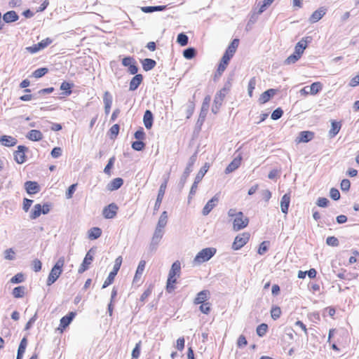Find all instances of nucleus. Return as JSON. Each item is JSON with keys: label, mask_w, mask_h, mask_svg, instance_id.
Here are the masks:
<instances>
[{"label": "nucleus", "mask_w": 359, "mask_h": 359, "mask_svg": "<svg viewBox=\"0 0 359 359\" xmlns=\"http://www.w3.org/2000/svg\"><path fill=\"white\" fill-rule=\"evenodd\" d=\"M181 264L179 261H175L171 266L169 271L168 278L167 281V290L168 292H171L174 290V284L177 282V277L180 275Z\"/></svg>", "instance_id": "obj_1"}, {"label": "nucleus", "mask_w": 359, "mask_h": 359, "mask_svg": "<svg viewBox=\"0 0 359 359\" xmlns=\"http://www.w3.org/2000/svg\"><path fill=\"white\" fill-rule=\"evenodd\" d=\"M216 251V249L214 248H206L201 250L194 259L193 264L199 265L205 262H208L215 255Z\"/></svg>", "instance_id": "obj_2"}, {"label": "nucleus", "mask_w": 359, "mask_h": 359, "mask_svg": "<svg viewBox=\"0 0 359 359\" xmlns=\"http://www.w3.org/2000/svg\"><path fill=\"white\" fill-rule=\"evenodd\" d=\"M196 154L197 153L196 152L194 154H193L189 158L188 163L187 165V167H186L183 174L181 176L180 183H179V187H180V189H182L184 187L189 174L192 171V167H193L194 164L195 163V162L196 161V158H197Z\"/></svg>", "instance_id": "obj_3"}, {"label": "nucleus", "mask_w": 359, "mask_h": 359, "mask_svg": "<svg viewBox=\"0 0 359 359\" xmlns=\"http://www.w3.org/2000/svg\"><path fill=\"white\" fill-rule=\"evenodd\" d=\"M121 264H122V257L121 256H119L115 259L113 270L109 273L108 277L104 280V282L102 285V288H105V287H108L110 284L112 283V282L114 281V280L115 278V276H116L118 271L120 269Z\"/></svg>", "instance_id": "obj_4"}, {"label": "nucleus", "mask_w": 359, "mask_h": 359, "mask_svg": "<svg viewBox=\"0 0 359 359\" xmlns=\"http://www.w3.org/2000/svg\"><path fill=\"white\" fill-rule=\"evenodd\" d=\"M249 222L248 218L242 212H238L237 217L233 219V229L234 231H239L245 228Z\"/></svg>", "instance_id": "obj_5"}, {"label": "nucleus", "mask_w": 359, "mask_h": 359, "mask_svg": "<svg viewBox=\"0 0 359 359\" xmlns=\"http://www.w3.org/2000/svg\"><path fill=\"white\" fill-rule=\"evenodd\" d=\"M239 44V40L238 39H234L231 43L229 45L228 48H226L224 54L223 55L222 60H224V62L226 63V62L230 61L231 58L235 54L236 49Z\"/></svg>", "instance_id": "obj_6"}, {"label": "nucleus", "mask_w": 359, "mask_h": 359, "mask_svg": "<svg viewBox=\"0 0 359 359\" xmlns=\"http://www.w3.org/2000/svg\"><path fill=\"white\" fill-rule=\"evenodd\" d=\"M250 239V233H243L241 234L238 235L232 244V248L234 250H240L242 247H243Z\"/></svg>", "instance_id": "obj_7"}, {"label": "nucleus", "mask_w": 359, "mask_h": 359, "mask_svg": "<svg viewBox=\"0 0 359 359\" xmlns=\"http://www.w3.org/2000/svg\"><path fill=\"white\" fill-rule=\"evenodd\" d=\"M28 148L23 145H19L18 149L13 152L15 161L18 164H22L26 161L25 152Z\"/></svg>", "instance_id": "obj_8"}, {"label": "nucleus", "mask_w": 359, "mask_h": 359, "mask_svg": "<svg viewBox=\"0 0 359 359\" xmlns=\"http://www.w3.org/2000/svg\"><path fill=\"white\" fill-rule=\"evenodd\" d=\"M168 178L165 180V181L161 184L160 188L158 189V196L156 200V203L154 207V213L158 211L160 208L161 204L162 203L165 189L167 187Z\"/></svg>", "instance_id": "obj_9"}, {"label": "nucleus", "mask_w": 359, "mask_h": 359, "mask_svg": "<svg viewBox=\"0 0 359 359\" xmlns=\"http://www.w3.org/2000/svg\"><path fill=\"white\" fill-rule=\"evenodd\" d=\"M52 41L53 40L50 38H46V39L42 40L36 44L27 47L26 50L30 53H36L38 51L46 48L49 44L52 43Z\"/></svg>", "instance_id": "obj_10"}, {"label": "nucleus", "mask_w": 359, "mask_h": 359, "mask_svg": "<svg viewBox=\"0 0 359 359\" xmlns=\"http://www.w3.org/2000/svg\"><path fill=\"white\" fill-rule=\"evenodd\" d=\"M94 250L90 249L86 255L84 259L79 268L78 272L82 273L86 271L93 259Z\"/></svg>", "instance_id": "obj_11"}, {"label": "nucleus", "mask_w": 359, "mask_h": 359, "mask_svg": "<svg viewBox=\"0 0 359 359\" xmlns=\"http://www.w3.org/2000/svg\"><path fill=\"white\" fill-rule=\"evenodd\" d=\"M219 202V194H215L210 200H209L205 205L202 210V214L204 216L208 215L212 210L217 205Z\"/></svg>", "instance_id": "obj_12"}, {"label": "nucleus", "mask_w": 359, "mask_h": 359, "mask_svg": "<svg viewBox=\"0 0 359 359\" xmlns=\"http://www.w3.org/2000/svg\"><path fill=\"white\" fill-rule=\"evenodd\" d=\"M118 206L116 204L112 203L109 205L104 208L102 210V215L106 219H112L114 218L117 213Z\"/></svg>", "instance_id": "obj_13"}, {"label": "nucleus", "mask_w": 359, "mask_h": 359, "mask_svg": "<svg viewBox=\"0 0 359 359\" xmlns=\"http://www.w3.org/2000/svg\"><path fill=\"white\" fill-rule=\"evenodd\" d=\"M210 101V97L206 96L203 100V104H202V107H201V112L199 114V118H198V122L201 121L202 123L204 121V120L206 117L208 111Z\"/></svg>", "instance_id": "obj_14"}, {"label": "nucleus", "mask_w": 359, "mask_h": 359, "mask_svg": "<svg viewBox=\"0 0 359 359\" xmlns=\"http://www.w3.org/2000/svg\"><path fill=\"white\" fill-rule=\"evenodd\" d=\"M278 90L270 88L264 93H262L259 98L260 104L266 103L271 97H273L276 93Z\"/></svg>", "instance_id": "obj_15"}, {"label": "nucleus", "mask_w": 359, "mask_h": 359, "mask_svg": "<svg viewBox=\"0 0 359 359\" xmlns=\"http://www.w3.org/2000/svg\"><path fill=\"white\" fill-rule=\"evenodd\" d=\"M25 188L28 194H35L40 191V187L36 182L27 181L25 183Z\"/></svg>", "instance_id": "obj_16"}, {"label": "nucleus", "mask_w": 359, "mask_h": 359, "mask_svg": "<svg viewBox=\"0 0 359 359\" xmlns=\"http://www.w3.org/2000/svg\"><path fill=\"white\" fill-rule=\"evenodd\" d=\"M326 13V9L323 7L314 11L309 18V21L311 23L319 21Z\"/></svg>", "instance_id": "obj_17"}, {"label": "nucleus", "mask_w": 359, "mask_h": 359, "mask_svg": "<svg viewBox=\"0 0 359 359\" xmlns=\"http://www.w3.org/2000/svg\"><path fill=\"white\" fill-rule=\"evenodd\" d=\"M0 142L5 147H11L15 146L18 143V140L12 136L2 135L0 137Z\"/></svg>", "instance_id": "obj_18"}, {"label": "nucleus", "mask_w": 359, "mask_h": 359, "mask_svg": "<svg viewBox=\"0 0 359 359\" xmlns=\"http://www.w3.org/2000/svg\"><path fill=\"white\" fill-rule=\"evenodd\" d=\"M314 137V133L311 131H302L299 133V136L297 139L298 142H308L313 140Z\"/></svg>", "instance_id": "obj_19"}, {"label": "nucleus", "mask_w": 359, "mask_h": 359, "mask_svg": "<svg viewBox=\"0 0 359 359\" xmlns=\"http://www.w3.org/2000/svg\"><path fill=\"white\" fill-rule=\"evenodd\" d=\"M76 316L75 312H69L67 315L60 319V327L65 329L71 323Z\"/></svg>", "instance_id": "obj_20"}, {"label": "nucleus", "mask_w": 359, "mask_h": 359, "mask_svg": "<svg viewBox=\"0 0 359 359\" xmlns=\"http://www.w3.org/2000/svg\"><path fill=\"white\" fill-rule=\"evenodd\" d=\"M62 271H58L54 268H52L47 279V285H51L53 284L61 275Z\"/></svg>", "instance_id": "obj_21"}, {"label": "nucleus", "mask_w": 359, "mask_h": 359, "mask_svg": "<svg viewBox=\"0 0 359 359\" xmlns=\"http://www.w3.org/2000/svg\"><path fill=\"white\" fill-rule=\"evenodd\" d=\"M123 184V180L121 177H117L111 180L107 186L109 191H115L118 189Z\"/></svg>", "instance_id": "obj_22"}, {"label": "nucleus", "mask_w": 359, "mask_h": 359, "mask_svg": "<svg viewBox=\"0 0 359 359\" xmlns=\"http://www.w3.org/2000/svg\"><path fill=\"white\" fill-rule=\"evenodd\" d=\"M290 203V194H284L280 201V208H281V211L283 213H285V214L287 213Z\"/></svg>", "instance_id": "obj_23"}, {"label": "nucleus", "mask_w": 359, "mask_h": 359, "mask_svg": "<svg viewBox=\"0 0 359 359\" xmlns=\"http://www.w3.org/2000/svg\"><path fill=\"white\" fill-rule=\"evenodd\" d=\"M154 116L150 110H146L143 117V122L147 129H150L153 125Z\"/></svg>", "instance_id": "obj_24"}, {"label": "nucleus", "mask_w": 359, "mask_h": 359, "mask_svg": "<svg viewBox=\"0 0 359 359\" xmlns=\"http://www.w3.org/2000/svg\"><path fill=\"white\" fill-rule=\"evenodd\" d=\"M145 265H146V262L144 260H141L139 262L138 266L137 268V270H136V272H135V276L133 278L134 283H137L140 280L141 276L142 275V273L144 271Z\"/></svg>", "instance_id": "obj_25"}, {"label": "nucleus", "mask_w": 359, "mask_h": 359, "mask_svg": "<svg viewBox=\"0 0 359 359\" xmlns=\"http://www.w3.org/2000/svg\"><path fill=\"white\" fill-rule=\"evenodd\" d=\"M143 76L142 74H136L133 76L130 82V90H135L141 84Z\"/></svg>", "instance_id": "obj_26"}, {"label": "nucleus", "mask_w": 359, "mask_h": 359, "mask_svg": "<svg viewBox=\"0 0 359 359\" xmlns=\"http://www.w3.org/2000/svg\"><path fill=\"white\" fill-rule=\"evenodd\" d=\"M241 158H235L226 168L225 173L229 174L236 170L241 165Z\"/></svg>", "instance_id": "obj_27"}, {"label": "nucleus", "mask_w": 359, "mask_h": 359, "mask_svg": "<svg viewBox=\"0 0 359 359\" xmlns=\"http://www.w3.org/2000/svg\"><path fill=\"white\" fill-rule=\"evenodd\" d=\"M18 18V15L14 11H8L3 16V20L7 23L15 22Z\"/></svg>", "instance_id": "obj_28"}, {"label": "nucleus", "mask_w": 359, "mask_h": 359, "mask_svg": "<svg viewBox=\"0 0 359 359\" xmlns=\"http://www.w3.org/2000/svg\"><path fill=\"white\" fill-rule=\"evenodd\" d=\"M210 292L208 290H202L198 293L196 297L194 299L195 304H201L204 303L209 297Z\"/></svg>", "instance_id": "obj_29"}, {"label": "nucleus", "mask_w": 359, "mask_h": 359, "mask_svg": "<svg viewBox=\"0 0 359 359\" xmlns=\"http://www.w3.org/2000/svg\"><path fill=\"white\" fill-rule=\"evenodd\" d=\"M26 137L32 141H39L43 138V134L40 130H31Z\"/></svg>", "instance_id": "obj_30"}, {"label": "nucleus", "mask_w": 359, "mask_h": 359, "mask_svg": "<svg viewBox=\"0 0 359 359\" xmlns=\"http://www.w3.org/2000/svg\"><path fill=\"white\" fill-rule=\"evenodd\" d=\"M142 65L143 69L146 72H148L155 67L156 62L152 59L145 58L142 61Z\"/></svg>", "instance_id": "obj_31"}, {"label": "nucleus", "mask_w": 359, "mask_h": 359, "mask_svg": "<svg viewBox=\"0 0 359 359\" xmlns=\"http://www.w3.org/2000/svg\"><path fill=\"white\" fill-rule=\"evenodd\" d=\"M332 127L329 131V135L331 137L336 136L341 129V123L339 122H337L335 121H332L331 123Z\"/></svg>", "instance_id": "obj_32"}, {"label": "nucleus", "mask_w": 359, "mask_h": 359, "mask_svg": "<svg viewBox=\"0 0 359 359\" xmlns=\"http://www.w3.org/2000/svg\"><path fill=\"white\" fill-rule=\"evenodd\" d=\"M167 222L168 212L166 211H163L158 219L156 228L163 229V228L166 226Z\"/></svg>", "instance_id": "obj_33"}, {"label": "nucleus", "mask_w": 359, "mask_h": 359, "mask_svg": "<svg viewBox=\"0 0 359 359\" xmlns=\"http://www.w3.org/2000/svg\"><path fill=\"white\" fill-rule=\"evenodd\" d=\"M102 234V230L99 227H93L88 231V238L91 240L98 238Z\"/></svg>", "instance_id": "obj_34"}, {"label": "nucleus", "mask_w": 359, "mask_h": 359, "mask_svg": "<svg viewBox=\"0 0 359 359\" xmlns=\"http://www.w3.org/2000/svg\"><path fill=\"white\" fill-rule=\"evenodd\" d=\"M42 213V206L41 204H36L34 206V209L32 210L30 213V218L32 219H35L38 218L41 214Z\"/></svg>", "instance_id": "obj_35"}, {"label": "nucleus", "mask_w": 359, "mask_h": 359, "mask_svg": "<svg viewBox=\"0 0 359 359\" xmlns=\"http://www.w3.org/2000/svg\"><path fill=\"white\" fill-rule=\"evenodd\" d=\"M209 166L207 163H205L198 171L197 173L195 180H196V183H199L202 179L203 178L205 173L208 172Z\"/></svg>", "instance_id": "obj_36"}, {"label": "nucleus", "mask_w": 359, "mask_h": 359, "mask_svg": "<svg viewBox=\"0 0 359 359\" xmlns=\"http://www.w3.org/2000/svg\"><path fill=\"white\" fill-rule=\"evenodd\" d=\"M25 287L24 286H18L13 290V295L15 298H21L25 295Z\"/></svg>", "instance_id": "obj_37"}, {"label": "nucleus", "mask_w": 359, "mask_h": 359, "mask_svg": "<svg viewBox=\"0 0 359 359\" xmlns=\"http://www.w3.org/2000/svg\"><path fill=\"white\" fill-rule=\"evenodd\" d=\"M309 93L312 95L317 94L322 88V84L320 82H314L309 86Z\"/></svg>", "instance_id": "obj_38"}, {"label": "nucleus", "mask_w": 359, "mask_h": 359, "mask_svg": "<svg viewBox=\"0 0 359 359\" xmlns=\"http://www.w3.org/2000/svg\"><path fill=\"white\" fill-rule=\"evenodd\" d=\"M256 84H257L256 78L255 77L251 78L248 83V93L250 97H252L253 95V90L255 88Z\"/></svg>", "instance_id": "obj_39"}, {"label": "nucleus", "mask_w": 359, "mask_h": 359, "mask_svg": "<svg viewBox=\"0 0 359 359\" xmlns=\"http://www.w3.org/2000/svg\"><path fill=\"white\" fill-rule=\"evenodd\" d=\"M196 50L194 48H188L183 51V56L188 60L194 58L196 55Z\"/></svg>", "instance_id": "obj_40"}, {"label": "nucleus", "mask_w": 359, "mask_h": 359, "mask_svg": "<svg viewBox=\"0 0 359 359\" xmlns=\"http://www.w3.org/2000/svg\"><path fill=\"white\" fill-rule=\"evenodd\" d=\"M177 42L182 46H187L189 42V38L185 34L180 33L177 36Z\"/></svg>", "instance_id": "obj_41"}, {"label": "nucleus", "mask_w": 359, "mask_h": 359, "mask_svg": "<svg viewBox=\"0 0 359 359\" xmlns=\"http://www.w3.org/2000/svg\"><path fill=\"white\" fill-rule=\"evenodd\" d=\"M163 233H164L163 229L156 228L151 240L154 241V242L158 241L160 243V241L163 236Z\"/></svg>", "instance_id": "obj_42"}, {"label": "nucleus", "mask_w": 359, "mask_h": 359, "mask_svg": "<svg viewBox=\"0 0 359 359\" xmlns=\"http://www.w3.org/2000/svg\"><path fill=\"white\" fill-rule=\"evenodd\" d=\"M72 86V84L64 81L61 83L60 86V90H65V93H63L65 95L67 96L69 95L72 93L71 88Z\"/></svg>", "instance_id": "obj_43"}, {"label": "nucleus", "mask_w": 359, "mask_h": 359, "mask_svg": "<svg viewBox=\"0 0 359 359\" xmlns=\"http://www.w3.org/2000/svg\"><path fill=\"white\" fill-rule=\"evenodd\" d=\"M268 330V325L266 323H262L258 325L256 330L257 334L259 337H263L266 334Z\"/></svg>", "instance_id": "obj_44"}, {"label": "nucleus", "mask_w": 359, "mask_h": 359, "mask_svg": "<svg viewBox=\"0 0 359 359\" xmlns=\"http://www.w3.org/2000/svg\"><path fill=\"white\" fill-rule=\"evenodd\" d=\"M48 68H46V67L39 68L33 72L32 75L34 78L38 79V78H41L43 76H44L46 73H48Z\"/></svg>", "instance_id": "obj_45"}, {"label": "nucleus", "mask_w": 359, "mask_h": 359, "mask_svg": "<svg viewBox=\"0 0 359 359\" xmlns=\"http://www.w3.org/2000/svg\"><path fill=\"white\" fill-rule=\"evenodd\" d=\"M195 109V104L194 101L189 100L187 107V118H189L193 114Z\"/></svg>", "instance_id": "obj_46"}, {"label": "nucleus", "mask_w": 359, "mask_h": 359, "mask_svg": "<svg viewBox=\"0 0 359 359\" xmlns=\"http://www.w3.org/2000/svg\"><path fill=\"white\" fill-rule=\"evenodd\" d=\"M112 95L109 91H105L103 96V102L104 105L111 106L112 104Z\"/></svg>", "instance_id": "obj_47"}, {"label": "nucleus", "mask_w": 359, "mask_h": 359, "mask_svg": "<svg viewBox=\"0 0 359 359\" xmlns=\"http://www.w3.org/2000/svg\"><path fill=\"white\" fill-rule=\"evenodd\" d=\"M257 18H258V15L256 14V12L253 13L250 19H249V21L248 22V24L246 25V30L247 31H249L252 29V26L253 24H255L257 20Z\"/></svg>", "instance_id": "obj_48"}, {"label": "nucleus", "mask_w": 359, "mask_h": 359, "mask_svg": "<svg viewBox=\"0 0 359 359\" xmlns=\"http://www.w3.org/2000/svg\"><path fill=\"white\" fill-rule=\"evenodd\" d=\"M225 97L224 93L217 92L214 98V104L217 106H221L223 102L224 98Z\"/></svg>", "instance_id": "obj_49"}, {"label": "nucleus", "mask_w": 359, "mask_h": 359, "mask_svg": "<svg viewBox=\"0 0 359 359\" xmlns=\"http://www.w3.org/2000/svg\"><path fill=\"white\" fill-rule=\"evenodd\" d=\"M145 147V144L141 140H137L132 143V148L135 151H142Z\"/></svg>", "instance_id": "obj_50"}, {"label": "nucleus", "mask_w": 359, "mask_h": 359, "mask_svg": "<svg viewBox=\"0 0 359 359\" xmlns=\"http://www.w3.org/2000/svg\"><path fill=\"white\" fill-rule=\"evenodd\" d=\"M228 64H229V62H226V63H224V60H221V62H220L219 65H218V67L217 69V73H216L215 76L218 75L219 76H220L222 74V73L224 72V70L226 69Z\"/></svg>", "instance_id": "obj_51"}, {"label": "nucleus", "mask_w": 359, "mask_h": 359, "mask_svg": "<svg viewBox=\"0 0 359 359\" xmlns=\"http://www.w3.org/2000/svg\"><path fill=\"white\" fill-rule=\"evenodd\" d=\"M307 46V42L306 41H304V40H302L300 41H299L296 46H295V49L297 51H299L300 53H302L303 54L304 53V50L306 49Z\"/></svg>", "instance_id": "obj_52"}, {"label": "nucleus", "mask_w": 359, "mask_h": 359, "mask_svg": "<svg viewBox=\"0 0 359 359\" xmlns=\"http://www.w3.org/2000/svg\"><path fill=\"white\" fill-rule=\"evenodd\" d=\"M283 114V111L281 108L276 109L271 114V118L273 120H278L281 118Z\"/></svg>", "instance_id": "obj_53"}, {"label": "nucleus", "mask_w": 359, "mask_h": 359, "mask_svg": "<svg viewBox=\"0 0 359 359\" xmlns=\"http://www.w3.org/2000/svg\"><path fill=\"white\" fill-rule=\"evenodd\" d=\"M280 314H281V310H280V307L275 306L271 309V316L273 320L278 319L280 316Z\"/></svg>", "instance_id": "obj_54"}, {"label": "nucleus", "mask_w": 359, "mask_h": 359, "mask_svg": "<svg viewBox=\"0 0 359 359\" xmlns=\"http://www.w3.org/2000/svg\"><path fill=\"white\" fill-rule=\"evenodd\" d=\"M76 187H77V184H73L69 187V188L65 194V196L67 199H70L72 198L73 194L76 191Z\"/></svg>", "instance_id": "obj_55"}, {"label": "nucleus", "mask_w": 359, "mask_h": 359, "mask_svg": "<svg viewBox=\"0 0 359 359\" xmlns=\"http://www.w3.org/2000/svg\"><path fill=\"white\" fill-rule=\"evenodd\" d=\"M326 243L330 246L337 247L339 245V243L335 236H329L326 239Z\"/></svg>", "instance_id": "obj_56"}, {"label": "nucleus", "mask_w": 359, "mask_h": 359, "mask_svg": "<svg viewBox=\"0 0 359 359\" xmlns=\"http://www.w3.org/2000/svg\"><path fill=\"white\" fill-rule=\"evenodd\" d=\"M114 161H115L114 156H112L109 159V161L104 169V173H106L107 175H110V170L114 165Z\"/></svg>", "instance_id": "obj_57"}, {"label": "nucleus", "mask_w": 359, "mask_h": 359, "mask_svg": "<svg viewBox=\"0 0 359 359\" xmlns=\"http://www.w3.org/2000/svg\"><path fill=\"white\" fill-rule=\"evenodd\" d=\"M4 258L7 260H13L15 259V252L12 248L4 251Z\"/></svg>", "instance_id": "obj_58"}, {"label": "nucleus", "mask_w": 359, "mask_h": 359, "mask_svg": "<svg viewBox=\"0 0 359 359\" xmlns=\"http://www.w3.org/2000/svg\"><path fill=\"white\" fill-rule=\"evenodd\" d=\"M351 187V182L348 179H344L341 182L340 187L343 191H348Z\"/></svg>", "instance_id": "obj_59"}, {"label": "nucleus", "mask_w": 359, "mask_h": 359, "mask_svg": "<svg viewBox=\"0 0 359 359\" xmlns=\"http://www.w3.org/2000/svg\"><path fill=\"white\" fill-rule=\"evenodd\" d=\"M269 242V241H263L258 249V253L259 255H264L268 250Z\"/></svg>", "instance_id": "obj_60"}, {"label": "nucleus", "mask_w": 359, "mask_h": 359, "mask_svg": "<svg viewBox=\"0 0 359 359\" xmlns=\"http://www.w3.org/2000/svg\"><path fill=\"white\" fill-rule=\"evenodd\" d=\"M330 196L334 201H337L340 198V193L338 189L332 188L330 191Z\"/></svg>", "instance_id": "obj_61"}, {"label": "nucleus", "mask_w": 359, "mask_h": 359, "mask_svg": "<svg viewBox=\"0 0 359 359\" xmlns=\"http://www.w3.org/2000/svg\"><path fill=\"white\" fill-rule=\"evenodd\" d=\"M24 280V276L22 273H17L13 277L11 278V282L12 283H20L23 282Z\"/></svg>", "instance_id": "obj_62"}, {"label": "nucleus", "mask_w": 359, "mask_h": 359, "mask_svg": "<svg viewBox=\"0 0 359 359\" xmlns=\"http://www.w3.org/2000/svg\"><path fill=\"white\" fill-rule=\"evenodd\" d=\"M65 264V257H61L59 258V259L57 261L55 264L53 266V268L57 269L58 271H62V267Z\"/></svg>", "instance_id": "obj_63"}, {"label": "nucleus", "mask_w": 359, "mask_h": 359, "mask_svg": "<svg viewBox=\"0 0 359 359\" xmlns=\"http://www.w3.org/2000/svg\"><path fill=\"white\" fill-rule=\"evenodd\" d=\"M328 203H329L328 199L326 198H323V197L318 198V199L317 200V202H316V205L318 206L322 207V208L327 207Z\"/></svg>", "instance_id": "obj_64"}]
</instances>
